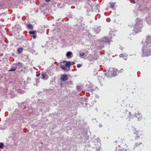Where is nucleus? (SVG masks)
I'll use <instances>...</instances> for the list:
<instances>
[{
	"instance_id": "nucleus-1",
	"label": "nucleus",
	"mask_w": 151,
	"mask_h": 151,
	"mask_svg": "<svg viewBox=\"0 0 151 151\" xmlns=\"http://www.w3.org/2000/svg\"><path fill=\"white\" fill-rule=\"evenodd\" d=\"M151 36H148L146 40H145V42L143 45L142 47V57L148 56L150 55L151 52Z\"/></svg>"
},
{
	"instance_id": "nucleus-2",
	"label": "nucleus",
	"mask_w": 151,
	"mask_h": 151,
	"mask_svg": "<svg viewBox=\"0 0 151 151\" xmlns=\"http://www.w3.org/2000/svg\"><path fill=\"white\" fill-rule=\"evenodd\" d=\"M142 27V21L139 19H137L135 20V23L134 25V32L133 33L134 34L137 33L141 32Z\"/></svg>"
},
{
	"instance_id": "nucleus-3",
	"label": "nucleus",
	"mask_w": 151,
	"mask_h": 151,
	"mask_svg": "<svg viewBox=\"0 0 151 151\" xmlns=\"http://www.w3.org/2000/svg\"><path fill=\"white\" fill-rule=\"evenodd\" d=\"M119 73L118 69L115 68L110 67L108 71L106 73L107 77L109 78H111L112 77H115Z\"/></svg>"
},
{
	"instance_id": "nucleus-4",
	"label": "nucleus",
	"mask_w": 151,
	"mask_h": 151,
	"mask_svg": "<svg viewBox=\"0 0 151 151\" xmlns=\"http://www.w3.org/2000/svg\"><path fill=\"white\" fill-rule=\"evenodd\" d=\"M110 39H109L107 37H104L101 39H99L97 40V42L101 44L107 43L109 45L110 44Z\"/></svg>"
},
{
	"instance_id": "nucleus-5",
	"label": "nucleus",
	"mask_w": 151,
	"mask_h": 151,
	"mask_svg": "<svg viewBox=\"0 0 151 151\" xmlns=\"http://www.w3.org/2000/svg\"><path fill=\"white\" fill-rule=\"evenodd\" d=\"M68 79V76L66 74L62 75L61 76L60 80L62 81H65Z\"/></svg>"
},
{
	"instance_id": "nucleus-6",
	"label": "nucleus",
	"mask_w": 151,
	"mask_h": 151,
	"mask_svg": "<svg viewBox=\"0 0 151 151\" xmlns=\"http://www.w3.org/2000/svg\"><path fill=\"white\" fill-rule=\"evenodd\" d=\"M133 131L134 133L136 135L139 134L141 135H142V132L139 130H137L136 129H134Z\"/></svg>"
},
{
	"instance_id": "nucleus-7",
	"label": "nucleus",
	"mask_w": 151,
	"mask_h": 151,
	"mask_svg": "<svg viewBox=\"0 0 151 151\" xmlns=\"http://www.w3.org/2000/svg\"><path fill=\"white\" fill-rule=\"evenodd\" d=\"M128 56V55L124 53H122L119 55V57L120 58H123L125 60H126L127 59Z\"/></svg>"
},
{
	"instance_id": "nucleus-8",
	"label": "nucleus",
	"mask_w": 151,
	"mask_h": 151,
	"mask_svg": "<svg viewBox=\"0 0 151 151\" xmlns=\"http://www.w3.org/2000/svg\"><path fill=\"white\" fill-rule=\"evenodd\" d=\"M134 116L137 118L139 120H140L142 118V115L141 114L139 113V112H138L137 114L135 113L134 114Z\"/></svg>"
},
{
	"instance_id": "nucleus-9",
	"label": "nucleus",
	"mask_w": 151,
	"mask_h": 151,
	"mask_svg": "<svg viewBox=\"0 0 151 151\" xmlns=\"http://www.w3.org/2000/svg\"><path fill=\"white\" fill-rule=\"evenodd\" d=\"M73 56V54L72 52L68 51L66 54V56L68 58H70Z\"/></svg>"
},
{
	"instance_id": "nucleus-10",
	"label": "nucleus",
	"mask_w": 151,
	"mask_h": 151,
	"mask_svg": "<svg viewBox=\"0 0 151 151\" xmlns=\"http://www.w3.org/2000/svg\"><path fill=\"white\" fill-rule=\"evenodd\" d=\"M61 68L65 71H68L70 70V67H60Z\"/></svg>"
},
{
	"instance_id": "nucleus-11",
	"label": "nucleus",
	"mask_w": 151,
	"mask_h": 151,
	"mask_svg": "<svg viewBox=\"0 0 151 151\" xmlns=\"http://www.w3.org/2000/svg\"><path fill=\"white\" fill-rule=\"evenodd\" d=\"M101 30L100 27H99L95 29L94 31L96 33H98Z\"/></svg>"
},
{
	"instance_id": "nucleus-12",
	"label": "nucleus",
	"mask_w": 151,
	"mask_h": 151,
	"mask_svg": "<svg viewBox=\"0 0 151 151\" xmlns=\"http://www.w3.org/2000/svg\"><path fill=\"white\" fill-rule=\"evenodd\" d=\"M67 63V61H64L60 63V66H68L67 65V64L66 63Z\"/></svg>"
},
{
	"instance_id": "nucleus-13",
	"label": "nucleus",
	"mask_w": 151,
	"mask_h": 151,
	"mask_svg": "<svg viewBox=\"0 0 151 151\" xmlns=\"http://www.w3.org/2000/svg\"><path fill=\"white\" fill-rule=\"evenodd\" d=\"M66 63L67 64V65L68 66H70V65H74L75 63L73 62L68 61L67 62V63Z\"/></svg>"
},
{
	"instance_id": "nucleus-14",
	"label": "nucleus",
	"mask_w": 151,
	"mask_h": 151,
	"mask_svg": "<svg viewBox=\"0 0 151 151\" xmlns=\"http://www.w3.org/2000/svg\"><path fill=\"white\" fill-rule=\"evenodd\" d=\"M27 26L29 29H31L33 28V27L32 25L30 24H29L27 25Z\"/></svg>"
},
{
	"instance_id": "nucleus-15",
	"label": "nucleus",
	"mask_w": 151,
	"mask_h": 151,
	"mask_svg": "<svg viewBox=\"0 0 151 151\" xmlns=\"http://www.w3.org/2000/svg\"><path fill=\"white\" fill-rule=\"evenodd\" d=\"M23 51V49L22 48H18L17 50V52L18 54L21 53Z\"/></svg>"
},
{
	"instance_id": "nucleus-16",
	"label": "nucleus",
	"mask_w": 151,
	"mask_h": 151,
	"mask_svg": "<svg viewBox=\"0 0 151 151\" xmlns=\"http://www.w3.org/2000/svg\"><path fill=\"white\" fill-rule=\"evenodd\" d=\"M142 144V143L141 142L136 143L134 144V146L135 147H139L140 145Z\"/></svg>"
},
{
	"instance_id": "nucleus-17",
	"label": "nucleus",
	"mask_w": 151,
	"mask_h": 151,
	"mask_svg": "<svg viewBox=\"0 0 151 151\" xmlns=\"http://www.w3.org/2000/svg\"><path fill=\"white\" fill-rule=\"evenodd\" d=\"M16 68L15 67H12L9 70V71H14L16 70Z\"/></svg>"
},
{
	"instance_id": "nucleus-18",
	"label": "nucleus",
	"mask_w": 151,
	"mask_h": 151,
	"mask_svg": "<svg viewBox=\"0 0 151 151\" xmlns=\"http://www.w3.org/2000/svg\"><path fill=\"white\" fill-rule=\"evenodd\" d=\"M115 3H111L110 4V7L111 8H114V7L115 6Z\"/></svg>"
},
{
	"instance_id": "nucleus-19",
	"label": "nucleus",
	"mask_w": 151,
	"mask_h": 151,
	"mask_svg": "<svg viewBox=\"0 0 151 151\" xmlns=\"http://www.w3.org/2000/svg\"><path fill=\"white\" fill-rule=\"evenodd\" d=\"M140 135L139 134H138V135H136V137H135V139H138L140 138L139 136Z\"/></svg>"
},
{
	"instance_id": "nucleus-20",
	"label": "nucleus",
	"mask_w": 151,
	"mask_h": 151,
	"mask_svg": "<svg viewBox=\"0 0 151 151\" xmlns=\"http://www.w3.org/2000/svg\"><path fill=\"white\" fill-rule=\"evenodd\" d=\"M29 34H32V35H34L35 34V32L34 31H30L29 32Z\"/></svg>"
},
{
	"instance_id": "nucleus-21",
	"label": "nucleus",
	"mask_w": 151,
	"mask_h": 151,
	"mask_svg": "<svg viewBox=\"0 0 151 151\" xmlns=\"http://www.w3.org/2000/svg\"><path fill=\"white\" fill-rule=\"evenodd\" d=\"M4 145L1 142L0 143V148L2 149L3 148V146Z\"/></svg>"
},
{
	"instance_id": "nucleus-22",
	"label": "nucleus",
	"mask_w": 151,
	"mask_h": 151,
	"mask_svg": "<svg viewBox=\"0 0 151 151\" xmlns=\"http://www.w3.org/2000/svg\"><path fill=\"white\" fill-rule=\"evenodd\" d=\"M111 35H113V36H114L115 35V34L114 33V32H110V34H109Z\"/></svg>"
},
{
	"instance_id": "nucleus-23",
	"label": "nucleus",
	"mask_w": 151,
	"mask_h": 151,
	"mask_svg": "<svg viewBox=\"0 0 151 151\" xmlns=\"http://www.w3.org/2000/svg\"><path fill=\"white\" fill-rule=\"evenodd\" d=\"M31 52L33 54H36L37 53H36L35 51V50H32L31 51Z\"/></svg>"
},
{
	"instance_id": "nucleus-24",
	"label": "nucleus",
	"mask_w": 151,
	"mask_h": 151,
	"mask_svg": "<svg viewBox=\"0 0 151 151\" xmlns=\"http://www.w3.org/2000/svg\"><path fill=\"white\" fill-rule=\"evenodd\" d=\"M84 53L83 52H81L80 53V55L81 56H83L84 55Z\"/></svg>"
},
{
	"instance_id": "nucleus-25",
	"label": "nucleus",
	"mask_w": 151,
	"mask_h": 151,
	"mask_svg": "<svg viewBox=\"0 0 151 151\" xmlns=\"http://www.w3.org/2000/svg\"><path fill=\"white\" fill-rule=\"evenodd\" d=\"M16 65L18 66H21V64L20 63H17L16 64Z\"/></svg>"
},
{
	"instance_id": "nucleus-26",
	"label": "nucleus",
	"mask_w": 151,
	"mask_h": 151,
	"mask_svg": "<svg viewBox=\"0 0 151 151\" xmlns=\"http://www.w3.org/2000/svg\"><path fill=\"white\" fill-rule=\"evenodd\" d=\"M120 140L121 141V142L122 143H123V141H124V139H123V138H121L120 139Z\"/></svg>"
},
{
	"instance_id": "nucleus-27",
	"label": "nucleus",
	"mask_w": 151,
	"mask_h": 151,
	"mask_svg": "<svg viewBox=\"0 0 151 151\" xmlns=\"http://www.w3.org/2000/svg\"><path fill=\"white\" fill-rule=\"evenodd\" d=\"M46 75L45 74H42V77H43V78H44V79L45 78L46 76Z\"/></svg>"
},
{
	"instance_id": "nucleus-28",
	"label": "nucleus",
	"mask_w": 151,
	"mask_h": 151,
	"mask_svg": "<svg viewBox=\"0 0 151 151\" xmlns=\"http://www.w3.org/2000/svg\"><path fill=\"white\" fill-rule=\"evenodd\" d=\"M123 71V70L122 69H120L119 70V73L122 72Z\"/></svg>"
},
{
	"instance_id": "nucleus-29",
	"label": "nucleus",
	"mask_w": 151,
	"mask_h": 151,
	"mask_svg": "<svg viewBox=\"0 0 151 151\" xmlns=\"http://www.w3.org/2000/svg\"><path fill=\"white\" fill-rule=\"evenodd\" d=\"M32 37L34 39H35L36 37V36L35 35H32Z\"/></svg>"
},
{
	"instance_id": "nucleus-30",
	"label": "nucleus",
	"mask_w": 151,
	"mask_h": 151,
	"mask_svg": "<svg viewBox=\"0 0 151 151\" xmlns=\"http://www.w3.org/2000/svg\"><path fill=\"white\" fill-rule=\"evenodd\" d=\"M145 20L146 21V22L148 23H149V22H148V19L147 18H146L145 19Z\"/></svg>"
},
{
	"instance_id": "nucleus-31",
	"label": "nucleus",
	"mask_w": 151,
	"mask_h": 151,
	"mask_svg": "<svg viewBox=\"0 0 151 151\" xmlns=\"http://www.w3.org/2000/svg\"><path fill=\"white\" fill-rule=\"evenodd\" d=\"M40 73H39V74H36V76H37V77H39V76H40Z\"/></svg>"
},
{
	"instance_id": "nucleus-32",
	"label": "nucleus",
	"mask_w": 151,
	"mask_h": 151,
	"mask_svg": "<svg viewBox=\"0 0 151 151\" xmlns=\"http://www.w3.org/2000/svg\"><path fill=\"white\" fill-rule=\"evenodd\" d=\"M129 115H130V116H132V114H131V113L130 112H129Z\"/></svg>"
},
{
	"instance_id": "nucleus-33",
	"label": "nucleus",
	"mask_w": 151,
	"mask_h": 151,
	"mask_svg": "<svg viewBox=\"0 0 151 151\" xmlns=\"http://www.w3.org/2000/svg\"><path fill=\"white\" fill-rule=\"evenodd\" d=\"M109 18H107L106 19V21L108 22H109Z\"/></svg>"
},
{
	"instance_id": "nucleus-34",
	"label": "nucleus",
	"mask_w": 151,
	"mask_h": 151,
	"mask_svg": "<svg viewBox=\"0 0 151 151\" xmlns=\"http://www.w3.org/2000/svg\"><path fill=\"white\" fill-rule=\"evenodd\" d=\"M82 66V65L80 64H78L77 65V66Z\"/></svg>"
},
{
	"instance_id": "nucleus-35",
	"label": "nucleus",
	"mask_w": 151,
	"mask_h": 151,
	"mask_svg": "<svg viewBox=\"0 0 151 151\" xmlns=\"http://www.w3.org/2000/svg\"><path fill=\"white\" fill-rule=\"evenodd\" d=\"M99 127H102V125H101V124H100V125H99Z\"/></svg>"
},
{
	"instance_id": "nucleus-36",
	"label": "nucleus",
	"mask_w": 151,
	"mask_h": 151,
	"mask_svg": "<svg viewBox=\"0 0 151 151\" xmlns=\"http://www.w3.org/2000/svg\"><path fill=\"white\" fill-rule=\"evenodd\" d=\"M96 6L97 8H98V7L99 6L98 5V4L96 5Z\"/></svg>"
},
{
	"instance_id": "nucleus-37",
	"label": "nucleus",
	"mask_w": 151,
	"mask_h": 151,
	"mask_svg": "<svg viewBox=\"0 0 151 151\" xmlns=\"http://www.w3.org/2000/svg\"><path fill=\"white\" fill-rule=\"evenodd\" d=\"M103 47L104 46L103 45L101 47H100V49L103 48Z\"/></svg>"
},
{
	"instance_id": "nucleus-38",
	"label": "nucleus",
	"mask_w": 151,
	"mask_h": 151,
	"mask_svg": "<svg viewBox=\"0 0 151 151\" xmlns=\"http://www.w3.org/2000/svg\"><path fill=\"white\" fill-rule=\"evenodd\" d=\"M46 1L47 2H48L50 1V0H46Z\"/></svg>"
},
{
	"instance_id": "nucleus-39",
	"label": "nucleus",
	"mask_w": 151,
	"mask_h": 151,
	"mask_svg": "<svg viewBox=\"0 0 151 151\" xmlns=\"http://www.w3.org/2000/svg\"><path fill=\"white\" fill-rule=\"evenodd\" d=\"M120 49L121 50H123V47H120Z\"/></svg>"
},
{
	"instance_id": "nucleus-40",
	"label": "nucleus",
	"mask_w": 151,
	"mask_h": 151,
	"mask_svg": "<svg viewBox=\"0 0 151 151\" xmlns=\"http://www.w3.org/2000/svg\"><path fill=\"white\" fill-rule=\"evenodd\" d=\"M115 151H116V150H115ZM118 151H122V150H118Z\"/></svg>"
},
{
	"instance_id": "nucleus-41",
	"label": "nucleus",
	"mask_w": 151,
	"mask_h": 151,
	"mask_svg": "<svg viewBox=\"0 0 151 151\" xmlns=\"http://www.w3.org/2000/svg\"><path fill=\"white\" fill-rule=\"evenodd\" d=\"M117 141H116L115 142H116V143H117Z\"/></svg>"
},
{
	"instance_id": "nucleus-42",
	"label": "nucleus",
	"mask_w": 151,
	"mask_h": 151,
	"mask_svg": "<svg viewBox=\"0 0 151 151\" xmlns=\"http://www.w3.org/2000/svg\"><path fill=\"white\" fill-rule=\"evenodd\" d=\"M99 16V14H98V15H97V16Z\"/></svg>"
},
{
	"instance_id": "nucleus-43",
	"label": "nucleus",
	"mask_w": 151,
	"mask_h": 151,
	"mask_svg": "<svg viewBox=\"0 0 151 151\" xmlns=\"http://www.w3.org/2000/svg\"><path fill=\"white\" fill-rule=\"evenodd\" d=\"M79 67V66L78 67V68H79V67Z\"/></svg>"
}]
</instances>
